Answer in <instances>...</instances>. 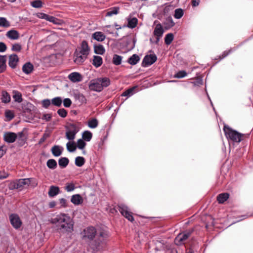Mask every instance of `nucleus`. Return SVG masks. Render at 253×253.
<instances>
[{
  "mask_svg": "<svg viewBox=\"0 0 253 253\" xmlns=\"http://www.w3.org/2000/svg\"><path fill=\"white\" fill-rule=\"evenodd\" d=\"M223 131L228 140L237 143H239L242 140L243 134L232 129L227 126H224Z\"/></svg>",
  "mask_w": 253,
  "mask_h": 253,
  "instance_id": "nucleus-4",
  "label": "nucleus"
},
{
  "mask_svg": "<svg viewBox=\"0 0 253 253\" xmlns=\"http://www.w3.org/2000/svg\"><path fill=\"white\" fill-rule=\"evenodd\" d=\"M58 114L62 118H65L67 116V112L64 109H60L57 111Z\"/></svg>",
  "mask_w": 253,
  "mask_h": 253,
  "instance_id": "nucleus-52",
  "label": "nucleus"
},
{
  "mask_svg": "<svg viewBox=\"0 0 253 253\" xmlns=\"http://www.w3.org/2000/svg\"><path fill=\"white\" fill-rule=\"evenodd\" d=\"M64 188L67 192H72L75 190V186L73 182L67 183Z\"/></svg>",
  "mask_w": 253,
  "mask_h": 253,
  "instance_id": "nucleus-45",
  "label": "nucleus"
},
{
  "mask_svg": "<svg viewBox=\"0 0 253 253\" xmlns=\"http://www.w3.org/2000/svg\"><path fill=\"white\" fill-rule=\"evenodd\" d=\"M164 33V30L161 24H158L156 25L154 32L153 35L155 37V41H153L152 39H150V41L151 43H155L158 44L160 41V38L162 37Z\"/></svg>",
  "mask_w": 253,
  "mask_h": 253,
  "instance_id": "nucleus-6",
  "label": "nucleus"
},
{
  "mask_svg": "<svg viewBox=\"0 0 253 253\" xmlns=\"http://www.w3.org/2000/svg\"><path fill=\"white\" fill-rule=\"evenodd\" d=\"M110 84V80L108 78H99L90 82L89 88L91 90L100 92L104 87L108 86Z\"/></svg>",
  "mask_w": 253,
  "mask_h": 253,
  "instance_id": "nucleus-3",
  "label": "nucleus"
},
{
  "mask_svg": "<svg viewBox=\"0 0 253 253\" xmlns=\"http://www.w3.org/2000/svg\"><path fill=\"white\" fill-rule=\"evenodd\" d=\"M103 63L101 57L97 55H94L92 60V64L96 68L100 67Z\"/></svg>",
  "mask_w": 253,
  "mask_h": 253,
  "instance_id": "nucleus-26",
  "label": "nucleus"
},
{
  "mask_svg": "<svg viewBox=\"0 0 253 253\" xmlns=\"http://www.w3.org/2000/svg\"><path fill=\"white\" fill-rule=\"evenodd\" d=\"M68 130L77 134L80 130L79 124H70L68 127Z\"/></svg>",
  "mask_w": 253,
  "mask_h": 253,
  "instance_id": "nucleus-33",
  "label": "nucleus"
},
{
  "mask_svg": "<svg viewBox=\"0 0 253 253\" xmlns=\"http://www.w3.org/2000/svg\"><path fill=\"white\" fill-rule=\"evenodd\" d=\"M135 88H136V87H133L127 89L125 91H124L122 93V95L123 96L129 97L133 94V91Z\"/></svg>",
  "mask_w": 253,
  "mask_h": 253,
  "instance_id": "nucleus-44",
  "label": "nucleus"
},
{
  "mask_svg": "<svg viewBox=\"0 0 253 253\" xmlns=\"http://www.w3.org/2000/svg\"><path fill=\"white\" fill-rule=\"evenodd\" d=\"M76 134L73 132H70V131L68 130L66 132V137L67 139L72 140L75 138Z\"/></svg>",
  "mask_w": 253,
  "mask_h": 253,
  "instance_id": "nucleus-49",
  "label": "nucleus"
},
{
  "mask_svg": "<svg viewBox=\"0 0 253 253\" xmlns=\"http://www.w3.org/2000/svg\"><path fill=\"white\" fill-rule=\"evenodd\" d=\"M72 104V101L69 98H65L63 100V105L65 107H70Z\"/></svg>",
  "mask_w": 253,
  "mask_h": 253,
  "instance_id": "nucleus-57",
  "label": "nucleus"
},
{
  "mask_svg": "<svg viewBox=\"0 0 253 253\" xmlns=\"http://www.w3.org/2000/svg\"><path fill=\"white\" fill-rule=\"evenodd\" d=\"M11 49L14 51H20L21 49V46L18 43H15L12 45Z\"/></svg>",
  "mask_w": 253,
  "mask_h": 253,
  "instance_id": "nucleus-56",
  "label": "nucleus"
},
{
  "mask_svg": "<svg viewBox=\"0 0 253 253\" xmlns=\"http://www.w3.org/2000/svg\"><path fill=\"white\" fill-rule=\"evenodd\" d=\"M119 211L121 214L127 218L129 221L132 222L134 220V218L131 215V213L128 211V209L127 206L125 205L121 204L119 206Z\"/></svg>",
  "mask_w": 253,
  "mask_h": 253,
  "instance_id": "nucleus-7",
  "label": "nucleus"
},
{
  "mask_svg": "<svg viewBox=\"0 0 253 253\" xmlns=\"http://www.w3.org/2000/svg\"><path fill=\"white\" fill-rule=\"evenodd\" d=\"M51 100L52 104L57 107H60L62 103V99L60 97L53 98Z\"/></svg>",
  "mask_w": 253,
  "mask_h": 253,
  "instance_id": "nucleus-38",
  "label": "nucleus"
},
{
  "mask_svg": "<svg viewBox=\"0 0 253 253\" xmlns=\"http://www.w3.org/2000/svg\"><path fill=\"white\" fill-rule=\"evenodd\" d=\"M13 98L14 101L18 103H21L23 100L22 94L17 90L13 91Z\"/></svg>",
  "mask_w": 253,
  "mask_h": 253,
  "instance_id": "nucleus-30",
  "label": "nucleus"
},
{
  "mask_svg": "<svg viewBox=\"0 0 253 253\" xmlns=\"http://www.w3.org/2000/svg\"><path fill=\"white\" fill-rule=\"evenodd\" d=\"M68 79L73 83H77L82 80V77L78 72H73L68 75Z\"/></svg>",
  "mask_w": 253,
  "mask_h": 253,
  "instance_id": "nucleus-15",
  "label": "nucleus"
},
{
  "mask_svg": "<svg viewBox=\"0 0 253 253\" xmlns=\"http://www.w3.org/2000/svg\"><path fill=\"white\" fill-rule=\"evenodd\" d=\"M59 203L61 205L60 208H66L67 207V200L64 198H61L59 200Z\"/></svg>",
  "mask_w": 253,
  "mask_h": 253,
  "instance_id": "nucleus-58",
  "label": "nucleus"
},
{
  "mask_svg": "<svg viewBox=\"0 0 253 253\" xmlns=\"http://www.w3.org/2000/svg\"><path fill=\"white\" fill-rule=\"evenodd\" d=\"M1 102L3 103H9L11 100L10 95L6 91H2L1 97Z\"/></svg>",
  "mask_w": 253,
  "mask_h": 253,
  "instance_id": "nucleus-27",
  "label": "nucleus"
},
{
  "mask_svg": "<svg viewBox=\"0 0 253 253\" xmlns=\"http://www.w3.org/2000/svg\"><path fill=\"white\" fill-rule=\"evenodd\" d=\"M46 165L49 169H54L57 168V164L54 159H49L46 162Z\"/></svg>",
  "mask_w": 253,
  "mask_h": 253,
  "instance_id": "nucleus-35",
  "label": "nucleus"
},
{
  "mask_svg": "<svg viewBox=\"0 0 253 253\" xmlns=\"http://www.w3.org/2000/svg\"><path fill=\"white\" fill-rule=\"evenodd\" d=\"M6 56L0 55V74L3 73L6 69Z\"/></svg>",
  "mask_w": 253,
  "mask_h": 253,
  "instance_id": "nucleus-20",
  "label": "nucleus"
},
{
  "mask_svg": "<svg viewBox=\"0 0 253 253\" xmlns=\"http://www.w3.org/2000/svg\"><path fill=\"white\" fill-rule=\"evenodd\" d=\"M33 179L32 178L19 179L11 183V189H22L28 186Z\"/></svg>",
  "mask_w": 253,
  "mask_h": 253,
  "instance_id": "nucleus-5",
  "label": "nucleus"
},
{
  "mask_svg": "<svg viewBox=\"0 0 253 253\" xmlns=\"http://www.w3.org/2000/svg\"><path fill=\"white\" fill-rule=\"evenodd\" d=\"M42 1L41 0H36L31 3L32 7L35 8H41L42 7Z\"/></svg>",
  "mask_w": 253,
  "mask_h": 253,
  "instance_id": "nucleus-48",
  "label": "nucleus"
},
{
  "mask_svg": "<svg viewBox=\"0 0 253 253\" xmlns=\"http://www.w3.org/2000/svg\"><path fill=\"white\" fill-rule=\"evenodd\" d=\"M230 52V50H229L228 51H225L222 54L221 57H220V59H223L224 57H225L226 56H227L229 54Z\"/></svg>",
  "mask_w": 253,
  "mask_h": 253,
  "instance_id": "nucleus-64",
  "label": "nucleus"
},
{
  "mask_svg": "<svg viewBox=\"0 0 253 253\" xmlns=\"http://www.w3.org/2000/svg\"><path fill=\"white\" fill-rule=\"evenodd\" d=\"M6 149L3 146H0V158H1L6 153Z\"/></svg>",
  "mask_w": 253,
  "mask_h": 253,
  "instance_id": "nucleus-60",
  "label": "nucleus"
},
{
  "mask_svg": "<svg viewBox=\"0 0 253 253\" xmlns=\"http://www.w3.org/2000/svg\"><path fill=\"white\" fill-rule=\"evenodd\" d=\"M6 36L10 40H15L19 38V34L16 30H11L6 33Z\"/></svg>",
  "mask_w": 253,
  "mask_h": 253,
  "instance_id": "nucleus-18",
  "label": "nucleus"
},
{
  "mask_svg": "<svg viewBox=\"0 0 253 253\" xmlns=\"http://www.w3.org/2000/svg\"><path fill=\"white\" fill-rule=\"evenodd\" d=\"M92 38L98 42L103 41L105 38V35L101 32H95L92 35Z\"/></svg>",
  "mask_w": 253,
  "mask_h": 253,
  "instance_id": "nucleus-21",
  "label": "nucleus"
},
{
  "mask_svg": "<svg viewBox=\"0 0 253 253\" xmlns=\"http://www.w3.org/2000/svg\"><path fill=\"white\" fill-rule=\"evenodd\" d=\"M157 57L155 54L146 55L143 59L142 65L144 67H147L156 61Z\"/></svg>",
  "mask_w": 253,
  "mask_h": 253,
  "instance_id": "nucleus-9",
  "label": "nucleus"
},
{
  "mask_svg": "<svg viewBox=\"0 0 253 253\" xmlns=\"http://www.w3.org/2000/svg\"><path fill=\"white\" fill-rule=\"evenodd\" d=\"M63 150V147L59 145H54L51 149V152L55 157L60 156L62 154Z\"/></svg>",
  "mask_w": 253,
  "mask_h": 253,
  "instance_id": "nucleus-16",
  "label": "nucleus"
},
{
  "mask_svg": "<svg viewBox=\"0 0 253 253\" xmlns=\"http://www.w3.org/2000/svg\"><path fill=\"white\" fill-rule=\"evenodd\" d=\"M33 68V65L31 63L27 62L23 65L22 71L24 73L29 74L32 72Z\"/></svg>",
  "mask_w": 253,
  "mask_h": 253,
  "instance_id": "nucleus-24",
  "label": "nucleus"
},
{
  "mask_svg": "<svg viewBox=\"0 0 253 253\" xmlns=\"http://www.w3.org/2000/svg\"><path fill=\"white\" fill-rule=\"evenodd\" d=\"M174 38V36L173 34L172 33H169L166 35V37L165 38V43L167 45L170 44L172 41H173Z\"/></svg>",
  "mask_w": 253,
  "mask_h": 253,
  "instance_id": "nucleus-41",
  "label": "nucleus"
},
{
  "mask_svg": "<svg viewBox=\"0 0 253 253\" xmlns=\"http://www.w3.org/2000/svg\"><path fill=\"white\" fill-rule=\"evenodd\" d=\"M8 176V173L4 170H0V179L6 178Z\"/></svg>",
  "mask_w": 253,
  "mask_h": 253,
  "instance_id": "nucleus-55",
  "label": "nucleus"
},
{
  "mask_svg": "<svg viewBox=\"0 0 253 253\" xmlns=\"http://www.w3.org/2000/svg\"><path fill=\"white\" fill-rule=\"evenodd\" d=\"M75 163L77 167H82L85 163V159L83 157H77L75 158Z\"/></svg>",
  "mask_w": 253,
  "mask_h": 253,
  "instance_id": "nucleus-36",
  "label": "nucleus"
},
{
  "mask_svg": "<svg viewBox=\"0 0 253 253\" xmlns=\"http://www.w3.org/2000/svg\"><path fill=\"white\" fill-rule=\"evenodd\" d=\"M9 219L11 225L14 228L18 229L21 226L22 222L17 214H11L9 216Z\"/></svg>",
  "mask_w": 253,
  "mask_h": 253,
  "instance_id": "nucleus-11",
  "label": "nucleus"
},
{
  "mask_svg": "<svg viewBox=\"0 0 253 253\" xmlns=\"http://www.w3.org/2000/svg\"><path fill=\"white\" fill-rule=\"evenodd\" d=\"M76 99L78 100L82 103H85L86 99L85 96L80 92L76 93L74 94Z\"/></svg>",
  "mask_w": 253,
  "mask_h": 253,
  "instance_id": "nucleus-39",
  "label": "nucleus"
},
{
  "mask_svg": "<svg viewBox=\"0 0 253 253\" xmlns=\"http://www.w3.org/2000/svg\"><path fill=\"white\" fill-rule=\"evenodd\" d=\"M187 73L186 72L184 71H180L174 75V77L177 78H182L185 77Z\"/></svg>",
  "mask_w": 253,
  "mask_h": 253,
  "instance_id": "nucleus-53",
  "label": "nucleus"
},
{
  "mask_svg": "<svg viewBox=\"0 0 253 253\" xmlns=\"http://www.w3.org/2000/svg\"><path fill=\"white\" fill-rule=\"evenodd\" d=\"M87 58V57L75 51L74 53V61L78 65H81L85 61Z\"/></svg>",
  "mask_w": 253,
  "mask_h": 253,
  "instance_id": "nucleus-13",
  "label": "nucleus"
},
{
  "mask_svg": "<svg viewBox=\"0 0 253 253\" xmlns=\"http://www.w3.org/2000/svg\"><path fill=\"white\" fill-rule=\"evenodd\" d=\"M122 56L118 54H114L113 57L112 62L115 65H119L122 63Z\"/></svg>",
  "mask_w": 253,
  "mask_h": 253,
  "instance_id": "nucleus-37",
  "label": "nucleus"
},
{
  "mask_svg": "<svg viewBox=\"0 0 253 253\" xmlns=\"http://www.w3.org/2000/svg\"><path fill=\"white\" fill-rule=\"evenodd\" d=\"M92 137V133L88 130L84 131L82 134V139L86 141H90Z\"/></svg>",
  "mask_w": 253,
  "mask_h": 253,
  "instance_id": "nucleus-34",
  "label": "nucleus"
},
{
  "mask_svg": "<svg viewBox=\"0 0 253 253\" xmlns=\"http://www.w3.org/2000/svg\"><path fill=\"white\" fill-rule=\"evenodd\" d=\"M89 48L88 47L87 42L85 41H83L81 45V47L76 50V52L80 53L87 57L89 53Z\"/></svg>",
  "mask_w": 253,
  "mask_h": 253,
  "instance_id": "nucleus-10",
  "label": "nucleus"
},
{
  "mask_svg": "<svg viewBox=\"0 0 253 253\" xmlns=\"http://www.w3.org/2000/svg\"><path fill=\"white\" fill-rule=\"evenodd\" d=\"M50 223L56 224L58 230L62 233H71L73 231L74 222L67 214L60 213L51 218Z\"/></svg>",
  "mask_w": 253,
  "mask_h": 253,
  "instance_id": "nucleus-1",
  "label": "nucleus"
},
{
  "mask_svg": "<svg viewBox=\"0 0 253 253\" xmlns=\"http://www.w3.org/2000/svg\"><path fill=\"white\" fill-rule=\"evenodd\" d=\"M6 44L2 42H0V52H3L6 50Z\"/></svg>",
  "mask_w": 253,
  "mask_h": 253,
  "instance_id": "nucleus-59",
  "label": "nucleus"
},
{
  "mask_svg": "<svg viewBox=\"0 0 253 253\" xmlns=\"http://www.w3.org/2000/svg\"><path fill=\"white\" fill-rule=\"evenodd\" d=\"M42 17L50 22L55 23L56 18L53 16H49L47 14H43V16Z\"/></svg>",
  "mask_w": 253,
  "mask_h": 253,
  "instance_id": "nucleus-54",
  "label": "nucleus"
},
{
  "mask_svg": "<svg viewBox=\"0 0 253 253\" xmlns=\"http://www.w3.org/2000/svg\"><path fill=\"white\" fill-rule=\"evenodd\" d=\"M84 237L90 240L95 238L94 242L96 248L97 249L101 244L103 243L108 235L106 231L99 230L96 231L93 227H89L84 230Z\"/></svg>",
  "mask_w": 253,
  "mask_h": 253,
  "instance_id": "nucleus-2",
  "label": "nucleus"
},
{
  "mask_svg": "<svg viewBox=\"0 0 253 253\" xmlns=\"http://www.w3.org/2000/svg\"><path fill=\"white\" fill-rule=\"evenodd\" d=\"M9 26V22L5 18L0 17V27H8Z\"/></svg>",
  "mask_w": 253,
  "mask_h": 253,
  "instance_id": "nucleus-46",
  "label": "nucleus"
},
{
  "mask_svg": "<svg viewBox=\"0 0 253 253\" xmlns=\"http://www.w3.org/2000/svg\"><path fill=\"white\" fill-rule=\"evenodd\" d=\"M191 3L193 7L197 6L200 3V0H192Z\"/></svg>",
  "mask_w": 253,
  "mask_h": 253,
  "instance_id": "nucleus-62",
  "label": "nucleus"
},
{
  "mask_svg": "<svg viewBox=\"0 0 253 253\" xmlns=\"http://www.w3.org/2000/svg\"><path fill=\"white\" fill-rule=\"evenodd\" d=\"M19 58L16 54H11L9 56L8 65L12 69L16 68Z\"/></svg>",
  "mask_w": 253,
  "mask_h": 253,
  "instance_id": "nucleus-14",
  "label": "nucleus"
},
{
  "mask_svg": "<svg viewBox=\"0 0 253 253\" xmlns=\"http://www.w3.org/2000/svg\"><path fill=\"white\" fill-rule=\"evenodd\" d=\"M192 232V231H186L183 234H179L175 239L174 242L175 244L177 245L183 244L184 242L190 237Z\"/></svg>",
  "mask_w": 253,
  "mask_h": 253,
  "instance_id": "nucleus-8",
  "label": "nucleus"
},
{
  "mask_svg": "<svg viewBox=\"0 0 253 253\" xmlns=\"http://www.w3.org/2000/svg\"><path fill=\"white\" fill-rule=\"evenodd\" d=\"M94 50L96 54L102 55L105 53V50L104 46L100 44H94Z\"/></svg>",
  "mask_w": 253,
  "mask_h": 253,
  "instance_id": "nucleus-29",
  "label": "nucleus"
},
{
  "mask_svg": "<svg viewBox=\"0 0 253 253\" xmlns=\"http://www.w3.org/2000/svg\"><path fill=\"white\" fill-rule=\"evenodd\" d=\"M229 197V194L227 193H223L219 194L217 197V200L220 204H222L225 202Z\"/></svg>",
  "mask_w": 253,
  "mask_h": 253,
  "instance_id": "nucleus-28",
  "label": "nucleus"
},
{
  "mask_svg": "<svg viewBox=\"0 0 253 253\" xmlns=\"http://www.w3.org/2000/svg\"><path fill=\"white\" fill-rule=\"evenodd\" d=\"M5 116L8 120H12L14 117V113L11 110H7L5 112Z\"/></svg>",
  "mask_w": 253,
  "mask_h": 253,
  "instance_id": "nucleus-50",
  "label": "nucleus"
},
{
  "mask_svg": "<svg viewBox=\"0 0 253 253\" xmlns=\"http://www.w3.org/2000/svg\"><path fill=\"white\" fill-rule=\"evenodd\" d=\"M119 7H112L110 8L105 14V16L106 17H111L114 15H117L119 13Z\"/></svg>",
  "mask_w": 253,
  "mask_h": 253,
  "instance_id": "nucleus-23",
  "label": "nucleus"
},
{
  "mask_svg": "<svg viewBox=\"0 0 253 253\" xmlns=\"http://www.w3.org/2000/svg\"><path fill=\"white\" fill-rule=\"evenodd\" d=\"M86 143L84 141V140L83 139H79L77 141V147L81 150H83V149L86 146Z\"/></svg>",
  "mask_w": 253,
  "mask_h": 253,
  "instance_id": "nucleus-47",
  "label": "nucleus"
},
{
  "mask_svg": "<svg viewBox=\"0 0 253 253\" xmlns=\"http://www.w3.org/2000/svg\"><path fill=\"white\" fill-rule=\"evenodd\" d=\"M60 192L59 188L55 186H51L48 192V196L50 197H54L57 195Z\"/></svg>",
  "mask_w": 253,
  "mask_h": 253,
  "instance_id": "nucleus-19",
  "label": "nucleus"
},
{
  "mask_svg": "<svg viewBox=\"0 0 253 253\" xmlns=\"http://www.w3.org/2000/svg\"><path fill=\"white\" fill-rule=\"evenodd\" d=\"M127 27L133 29L136 26L138 22V20L135 17L129 18L127 19Z\"/></svg>",
  "mask_w": 253,
  "mask_h": 253,
  "instance_id": "nucleus-31",
  "label": "nucleus"
},
{
  "mask_svg": "<svg viewBox=\"0 0 253 253\" xmlns=\"http://www.w3.org/2000/svg\"><path fill=\"white\" fill-rule=\"evenodd\" d=\"M88 126L91 128H96L98 125V122L96 119L93 118L88 121Z\"/></svg>",
  "mask_w": 253,
  "mask_h": 253,
  "instance_id": "nucleus-40",
  "label": "nucleus"
},
{
  "mask_svg": "<svg viewBox=\"0 0 253 253\" xmlns=\"http://www.w3.org/2000/svg\"><path fill=\"white\" fill-rule=\"evenodd\" d=\"M184 12L181 8H177L174 10V17L176 19L181 18Z\"/></svg>",
  "mask_w": 253,
  "mask_h": 253,
  "instance_id": "nucleus-42",
  "label": "nucleus"
},
{
  "mask_svg": "<svg viewBox=\"0 0 253 253\" xmlns=\"http://www.w3.org/2000/svg\"><path fill=\"white\" fill-rule=\"evenodd\" d=\"M139 60V56L137 54H134L128 59L127 62L131 65H134L136 64Z\"/></svg>",
  "mask_w": 253,
  "mask_h": 253,
  "instance_id": "nucleus-25",
  "label": "nucleus"
},
{
  "mask_svg": "<svg viewBox=\"0 0 253 253\" xmlns=\"http://www.w3.org/2000/svg\"><path fill=\"white\" fill-rule=\"evenodd\" d=\"M56 205V202L55 201H51L49 203L48 206L50 208H53Z\"/></svg>",
  "mask_w": 253,
  "mask_h": 253,
  "instance_id": "nucleus-63",
  "label": "nucleus"
},
{
  "mask_svg": "<svg viewBox=\"0 0 253 253\" xmlns=\"http://www.w3.org/2000/svg\"><path fill=\"white\" fill-rule=\"evenodd\" d=\"M69 160L66 157H62V158H60L58 160L59 166L61 168H66L69 164Z\"/></svg>",
  "mask_w": 253,
  "mask_h": 253,
  "instance_id": "nucleus-32",
  "label": "nucleus"
},
{
  "mask_svg": "<svg viewBox=\"0 0 253 253\" xmlns=\"http://www.w3.org/2000/svg\"><path fill=\"white\" fill-rule=\"evenodd\" d=\"M17 135L12 132H6L3 134L4 140L9 143H12L15 142L17 139Z\"/></svg>",
  "mask_w": 253,
  "mask_h": 253,
  "instance_id": "nucleus-12",
  "label": "nucleus"
},
{
  "mask_svg": "<svg viewBox=\"0 0 253 253\" xmlns=\"http://www.w3.org/2000/svg\"><path fill=\"white\" fill-rule=\"evenodd\" d=\"M16 134L17 135V139L19 145L20 146H23L26 141V138L24 136L23 132H19Z\"/></svg>",
  "mask_w": 253,
  "mask_h": 253,
  "instance_id": "nucleus-22",
  "label": "nucleus"
},
{
  "mask_svg": "<svg viewBox=\"0 0 253 253\" xmlns=\"http://www.w3.org/2000/svg\"><path fill=\"white\" fill-rule=\"evenodd\" d=\"M71 202L75 205H80L83 202V199L80 194H75L72 196Z\"/></svg>",
  "mask_w": 253,
  "mask_h": 253,
  "instance_id": "nucleus-17",
  "label": "nucleus"
},
{
  "mask_svg": "<svg viewBox=\"0 0 253 253\" xmlns=\"http://www.w3.org/2000/svg\"><path fill=\"white\" fill-rule=\"evenodd\" d=\"M67 149L70 152H74L76 149V146L73 142H69L66 144Z\"/></svg>",
  "mask_w": 253,
  "mask_h": 253,
  "instance_id": "nucleus-43",
  "label": "nucleus"
},
{
  "mask_svg": "<svg viewBox=\"0 0 253 253\" xmlns=\"http://www.w3.org/2000/svg\"><path fill=\"white\" fill-rule=\"evenodd\" d=\"M51 100L49 99H44L42 101V107L45 108H47L51 105Z\"/></svg>",
  "mask_w": 253,
  "mask_h": 253,
  "instance_id": "nucleus-51",
  "label": "nucleus"
},
{
  "mask_svg": "<svg viewBox=\"0 0 253 253\" xmlns=\"http://www.w3.org/2000/svg\"><path fill=\"white\" fill-rule=\"evenodd\" d=\"M51 118V115L49 114H44L42 116V119L45 120L46 121H49Z\"/></svg>",
  "mask_w": 253,
  "mask_h": 253,
  "instance_id": "nucleus-61",
  "label": "nucleus"
}]
</instances>
